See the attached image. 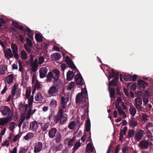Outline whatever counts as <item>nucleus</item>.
<instances>
[{
	"mask_svg": "<svg viewBox=\"0 0 153 153\" xmlns=\"http://www.w3.org/2000/svg\"><path fill=\"white\" fill-rule=\"evenodd\" d=\"M152 144L151 142L148 140H142L139 143V147L142 149H146L149 148V146Z\"/></svg>",
	"mask_w": 153,
	"mask_h": 153,
	"instance_id": "7ed1b4c3",
	"label": "nucleus"
},
{
	"mask_svg": "<svg viewBox=\"0 0 153 153\" xmlns=\"http://www.w3.org/2000/svg\"><path fill=\"white\" fill-rule=\"evenodd\" d=\"M42 146L43 144L41 142H38L36 143L34 146V152L35 153L39 152L41 150Z\"/></svg>",
	"mask_w": 153,
	"mask_h": 153,
	"instance_id": "1a4fd4ad",
	"label": "nucleus"
},
{
	"mask_svg": "<svg viewBox=\"0 0 153 153\" xmlns=\"http://www.w3.org/2000/svg\"><path fill=\"white\" fill-rule=\"evenodd\" d=\"M12 118L11 117L7 116L6 117L0 118V126H3L7 123Z\"/></svg>",
	"mask_w": 153,
	"mask_h": 153,
	"instance_id": "f8f14e48",
	"label": "nucleus"
},
{
	"mask_svg": "<svg viewBox=\"0 0 153 153\" xmlns=\"http://www.w3.org/2000/svg\"><path fill=\"white\" fill-rule=\"evenodd\" d=\"M38 127L37 122L34 121L30 123L29 130L33 131H36L38 129Z\"/></svg>",
	"mask_w": 153,
	"mask_h": 153,
	"instance_id": "6e6552de",
	"label": "nucleus"
},
{
	"mask_svg": "<svg viewBox=\"0 0 153 153\" xmlns=\"http://www.w3.org/2000/svg\"><path fill=\"white\" fill-rule=\"evenodd\" d=\"M135 134V131L133 129H130L128 133L127 137L128 139L132 137Z\"/></svg>",
	"mask_w": 153,
	"mask_h": 153,
	"instance_id": "cd10ccee",
	"label": "nucleus"
},
{
	"mask_svg": "<svg viewBox=\"0 0 153 153\" xmlns=\"http://www.w3.org/2000/svg\"><path fill=\"white\" fill-rule=\"evenodd\" d=\"M130 74H125L124 75L123 79L126 81H130Z\"/></svg>",
	"mask_w": 153,
	"mask_h": 153,
	"instance_id": "09e8293b",
	"label": "nucleus"
},
{
	"mask_svg": "<svg viewBox=\"0 0 153 153\" xmlns=\"http://www.w3.org/2000/svg\"><path fill=\"white\" fill-rule=\"evenodd\" d=\"M118 77H115L109 82L108 87H111V86H116L118 84Z\"/></svg>",
	"mask_w": 153,
	"mask_h": 153,
	"instance_id": "f3484780",
	"label": "nucleus"
},
{
	"mask_svg": "<svg viewBox=\"0 0 153 153\" xmlns=\"http://www.w3.org/2000/svg\"><path fill=\"white\" fill-rule=\"evenodd\" d=\"M16 87L14 86L11 90V95L13 97L15 95V92L16 91Z\"/></svg>",
	"mask_w": 153,
	"mask_h": 153,
	"instance_id": "4d7b16f0",
	"label": "nucleus"
},
{
	"mask_svg": "<svg viewBox=\"0 0 153 153\" xmlns=\"http://www.w3.org/2000/svg\"><path fill=\"white\" fill-rule=\"evenodd\" d=\"M31 92V87H28L26 90L25 97L26 99L29 98Z\"/></svg>",
	"mask_w": 153,
	"mask_h": 153,
	"instance_id": "58836bf2",
	"label": "nucleus"
},
{
	"mask_svg": "<svg viewBox=\"0 0 153 153\" xmlns=\"http://www.w3.org/2000/svg\"><path fill=\"white\" fill-rule=\"evenodd\" d=\"M25 117H21V120L20 121V122L19 123V125H18V127L19 128H20V127H21V125L24 122L25 120Z\"/></svg>",
	"mask_w": 153,
	"mask_h": 153,
	"instance_id": "13d9d810",
	"label": "nucleus"
},
{
	"mask_svg": "<svg viewBox=\"0 0 153 153\" xmlns=\"http://www.w3.org/2000/svg\"><path fill=\"white\" fill-rule=\"evenodd\" d=\"M57 132V129L55 128H52L49 131L48 135L50 138H53Z\"/></svg>",
	"mask_w": 153,
	"mask_h": 153,
	"instance_id": "4468645a",
	"label": "nucleus"
},
{
	"mask_svg": "<svg viewBox=\"0 0 153 153\" xmlns=\"http://www.w3.org/2000/svg\"><path fill=\"white\" fill-rule=\"evenodd\" d=\"M129 125H131L133 126H135L137 124V121L135 118L131 117V119L129 121Z\"/></svg>",
	"mask_w": 153,
	"mask_h": 153,
	"instance_id": "bb28decb",
	"label": "nucleus"
},
{
	"mask_svg": "<svg viewBox=\"0 0 153 153\" xmlns=\"http://www.w3.org/2000/svg\"><path fill=\"white\" fill-rule=\"evenodd\" d=\"M86 98H84L82 96V94L81 92L78 94L76 96V104L79 103L83 100L84 99Z\"/></svg>",
	"mask_w": 153,
	"mask_h": 153,
	"instance_id": "dca6fc26",
	"label": "nucleus"
},
{
	"mask_svg": "<svg viewBox=\"0 0 153 153\" xmlns=\"http://www.w3.org/2000/svg\"><path fill=\"white\" fill-rule=\"evenodd\" d=\"M146 135L148 137L149 140H152V134L149 130H147V132L146 133Z\"/></svg>",
	"mask_w": 153,
	"mask_h": 153,
	"instance_id": "a18cd8bd",
	"label": "nucleus"
},
{
	"mask_svg": "<svg viewBox=\"0 0 153 153\" xmlns=\"http://www.w3.org/2000/svg\"><path fill=\"white\" fill-rule=\"evenodd\" d=\"M0 111L4 116L7 115L9 117H11L12 118L13 113L11 111L10 109L8 106H2L0 107Z\"/></svg>",
	"mask_w": 153,
	"mask_h": 153,
	"instance_id": "f03ea898",
	"label": "nucleus"
},
{
	"mask_svg": "<svg viewBox=\"0 0 153 153\" xmlns=\"http://www.w3.org/2000/svg\"><path fill=\"white\" fill-rule=\"evenodd\" d=\"M76 124V123L74 121H72L69 124L68 127L70 129H73L74 128Z\"/></svg>",
	"mask_w": 153,
	"mask_h": 153,
	"instance_id": "4c0bfd02",
	"label": "nucleus"
},
{
	"mask_svg": "<svg viewBox=\"0 0 153 153\" xmlns=\"http://www.w3.org/2000/svg\"><path fill=\"white\" fill-rule=\"evenodd\" d=\"M58 91V89L54 86L50 87L49 89L48 93L50 95H53Z\"/></svg>",
	"mask_w": 153,
	"mask_h": 153,
	"instance_id": "2eb2a0df",
	"label": "nucleus"
},
{
	"mask_svg": "<svg viewBox=\"0 0 153 153\" xmlns=\"http://www.w3.org/2000/svg\"><path fill=\"white\" fill-rule=\"evenodd\" d=\"M54 86L58 89L61 88L63 86V82L61 79L54 80L53 82Z\"/></svg>",
	"mask_w": 153,
	"mask_h": 153,
	"instance_id": "ddd939ff",
	"label": "nucleus"
},
{
	"mask_svg": "<svg viewBox=\"0 0 153 153\" xmlns=\"http://www.w3.org/2000/svg\"><path fill=\"white\" fill-rule=\"evenodd\" d=\"M34 88L37 89V90H39L40 88V84L38 82H36L35 83V85Z\"/></svg>",
	"mask_w": 153,
	"mask_h": 153,
	"instance_id": "6e6d98bb",
	"label": "nucleus"
},
{
	"mask_svg": "<svg viewBox=\"0 0 153 153\" xmlns=\"http://www.w3.org/2000/svg\"><path fill=\"white\" fill-rule=\"evenodd\" d=\"M134 102L135 103V105H140L142 104V100L139 98H136L134 100Z\"/></svg>",
	"mask_w": 153,
	"mask_h": 153,
	"instance_id": "a19ab883",
	"label": "nucleus"
},
{
	"mask_svg": "<svg viewBox=\"0 0 153 153\" xmlns=\"http://www.w3.org/2000/svg\"><path fill=\"white\" fill-rule=\"evenodd\" d=\"M29 123L28 121L25 122L22 126L23 128L24 129L27 128L28 126Z\"/></svg>",
	"mask_w": 153,
	"mask_h": 153,
	"instance_id": "0e129e2a",
	"label": "nucleus"
},
{
	"mask_svg": "<svg viewBox=\"0 0 153 153\" xmlns=\"http://www.w3.org/2000/svg\"><path fill=\"white\" fill-rule=\"evenodd\" d=\"M129 111L130 114L133 116H134L136 112V110L135 108L134 107H131L130 108Z\"/></svg>",
	"mask_w": 153,
	"mask_h": 153,
	"instance_id": "ea45409f",
	"label": "nucleus"
},
{
	"mask_svg": "<svg viewBox=\"0 0 153 153\" xmlns=\"http://www.w3.org/2000/svg\"><path fill=\"white\" fill-rule=\"evenodd\" d=\"M144 134V131L142 130H140L139 131H136L135 137L137 140L139 141L140 140Z\"/></svg>",
	"mask_w": 153,
	"mask_h": 153,
	"instance_id": "0eeeda50",
	"label": "nucleus"
},
{
	"mask_svg": "<svg viewBox=\"0 0 153 153\" xmlns=\"http://www.w3.org/2000/svg\"><path fill=\"white\" fill-rule=\"evenodd\" d=\"M27 151V149H26L25 147H20L19 149V153H25Z\"/></svg>",
	"mask_w": 153,
	"mask_h": 153,
	"instance_id": "603ef678",
	"label": "nucleus"
},
{
	"mask_svg": "<svg viewBox=\"0 0 153 153\" xmlns=\"http://www.w3.org/2000/svg\"><path fill=\"white\" fill-rule=\"evenodd\" d=\"M61 135L60 134H59L57 135L56 137V138L55 139V142L56 143H59L61 142Z\"/></svg>",
	"mask_w": 153,
	"mask_h": 153,
	"instance_id": "49530a36",
	"label": "nucleus"
},
{
	"mask_svg": "<svg viewBox=\"0 0 153 153\" xmlns=\"http://www.w3.org/2000/svg\"><path fill=\"white\" fill-rule=\"evenodd\" d=\"M26 45L28 46L30 48H32L33 46L31 40L28 38H26Z\"/></svg>",
	"mask_w": 153,
	"mask_h": 153,
	"instance_id": "37998d69",
	"label": "nucleus"
},
{
	"mask_svg": "<svg viewBox=\"0 0 153 153\" xmlns=\"http://www.w3.org/2000/svg\"><path fill=\"white\" fill-rule=\"evenodd\" d=\"M68 99L65 98L64 97H61V107L63 109L65 108L66 106V104L67 102Z\"/></svg>",
	"mask_w": 153,
	"mask_h": 153,
	"instance_id": "412c9836",
	"label": "nucleus"
},
{
	"mask_svg": "<svg viewBox=\"0 0 153 153\" xmlns=\"http://www.w3.org/2000/svg\"><path fill=\"white\" fill-rule=\"evenodd\" d=\"M44 57L43 56H41L39 59V64L40 65L42 64L44 60Z\"/></svg>",
	"mask_w": 153,
	"mask_h": 153,
	"instance_id": "052dcab7",
	"label": "nucleus"
},
{
	"mask_svg": "<svg viewBox=\"0 0 153 153\" xmlns=\"http://www.w3.org/2000/svg\"><path fill=\"white\" fill-rule=\"evenodd\" d=\"M137 87V84L135 83L132 84L130 86L131 89L133 90H135Z\"/></svg>",
	"mask_w": 153,
	"mask_h": 153,
	"instance_id": "e2e57ef3",
	"label": "nucleus"
},
{
	"mask_svg": "<svg viewBox=\"0 0 153 153\" xmlns=\"http://www.w3.org/2000/svg\"><path fill=\"white\" fill-rule=\"evenodd\" d=\"M48 70V69L46 67H42L39 70V76L41 78L45 77Z\"/></svg>",
	"mask_w": 153,
	"mask_h": 153,
	"instance_id": "9d476101",
	"label": "nucleus"
},
{
	"mask_svg": "<svg viewBox=\"0 0 153 153\" xmlns=\"http://www.w3.org/2000/svg\"><path fill=\"white\" fill-rule=\"evenodd\" d=\"M57 105L56 101L54 99L52 100L50 102L49 106L51 108H55Z\"/></svg>",
	"mask_w": 153,
	"mask_h": 153,
	"instance_id": "c85d7f7f",
	"label": "nucleus"
},
{
	"mask_svg": "<svg viewBox=\"0 0 153 153\" xmlns=\"http://www.w3.org/2000/svg\"><path fill=\"white\" fill-rule=\"evenodd\" d=\"M7 54L9 56L10 58H11L13 56V54L10 49L9 48L7 49Z\"/></svg>",
	"mask_w": 153,
	"mask_h": 153,
	"instance_id": "5fc2aeb1",
	"label": "nucleus"
},
{
	"mask_svg": "<svg viewBox=\"0 0 153 153\" xmlns=\"http://www.w3.org/2000/svg\"><path fill=\"white\" fill-rule=\"evenodd\" d=\"M75 137H73L71 139H70L68 142V145L71 147L75 143Z\"/></svg>",
	"mask_w": 153,
	"mask_h": 153,
	"instance_id": "7c9ffc66",
	"label": "nucleus"
},
{
	"mask_svg": "<svg viewBox=\"0 0 153 153\" xmlns=\"http://www.w3.org/2000/svg\"><path fill=\"white\" fill-rule=\"evenodd\" d=\"M81 146V143L79 142H76L74 144L72 149L73 151L72 153H74L76 150Z\"/></svg>",
	"mask_w": 153,
	"mask_h": 153,
	"instance_id": "c756f323",
	"label": "nucleus"
},
{
	"mask_svg": "<svg viewBox=\"0 0 153 153\" xmlns=\"http://www.w3.org/2000/svg\"><path fill=\"white\" fill-rule=\"evenodd\" d=\"M112 77H118L119 73L117 71H115L113 69L111 70V73H110Z\"/></svg>",
	"mask_w": 153,
	"mask_h": 153,
	"instance_id": "72a5a7b5",
	"label": "nucleus"
},
{
	"mask_svg": "<svg viewBox=\"0 0 153 153\" xmlns=\"http://www.w3.org/2000/svg\"><path fill=\"white\" fill-rule=\"evenodd\" d=\"M18 63L19 66V71L21 72H22L23 69V67L22 65V62L20 60H18Z\"/></svg>",
	"mask_w": 153,
	"mask_h": 153,
	"instance_id": "3c124183",
	"label": "nucleus"
},
{
	"mask_svg": "<svg viewBox=\"0 0 153 153\" xmlns=\"http://www.w3.org/2000/svg\"><path fill=\"white\" fill-rule=\"evenodd\" d=\"M53 79L54 80H58L60 76V73L59 70L57 69H53Z\"/></svg>",
	"mask_w": 153,
	"mask_h": 153,
	"instance_id": "9b49d317",
	"label": "nucleus"
},
{
	"mask_svg": "<svg viewBox=\"0 0 153 153\" xmlns=\"http://www.w3.org/2000/svg\"><path fill=\"white\" fill-rule=\"evenodd\" d=\"M75 85H76V84L74 82H71L69 84L68 86V89L69 90H71Z\"/></svg>",
	"mask_w": 153,
	"mask_h": 153,
	"instance_id": "c03bdc74",
	"label": "nucleus"
},
{
	"mask_svg": "<svg viewBox=\"0 0 153 153\" xmlns=\"http://www.w3.org/2000/svg\"><path fill=\"white\" fill-rule=\"evenodd\" d=\"M88 109H87V108H85L84 110V114L82 115L81 117V118L82 120H84L85 119L87 114V115L88 116Z\"/></svg>",
	"mask_w": 153,
	"mask_h": 153,
	"instance_id": "f704fd0d",
	"label": "nucleus"
},
{
	"mask_svg": "<svg viewBox=\"0 0 153 153\" xmlns=\"http://www.w3.org/2000/svg\"><path fill=\"white\" fill-rule=\"evenodd\" d=\"M11 47L13 52H18V48L16 45L13 43H12Z\"/></svg>",
	"mask_w": 153,
	"mask_h": 153,
	"instance_id": "e433bc0d",
	"label": "nucleus"
},
{
	"mask_svg": "<svg viewBox=\"0 0 153 153\" xmlns=\"http://www.w3.org/2000/svg\"><path fill=\"white\" fill-rule=\"evenodd\" d=\"M82 103L81 105V107L82 108H84L88 105V102L86 98L84 99L81 102Z\"/></svg>",
	"mask_w": 153,
	"mask_h": 153,
	"instance_id": "2f4dec72",
	"label": "nucleus"
},
{
	"mask_svg": "<svg viewBox=\"0 0 153 153\" xmlns=\"http://www.w3.org/2000/svg\"><path fill=\"white\" fill-rule=\"evenodd\" d=\"M82 94V96L84 98H86V97L88 95V93L87 90L86 89H84L82 90V92H81Z\"/></svg>",
	"mask_w": 153,
	"mask_h": 153,
	"instance_id": "8fccbe9b",
	"label": "nucleus"
},
{
	"mask_svg": "<svg viewBox=\"0 0 153 153\" xmlns=\"http://www.w3.org/2000/svg\"><path fill=\"white\" fill-rule=\"evenodd\" d=\"M108 90L110 95V97L111 99V100L112 101V99H114L115 98V89L113 88H111V87H108Z\"/></svg>",
	"mask_w": 153,
	"mask_h": 153,
	"instance_id": "6ab92c4d",
	"label": "nucleus"
},
{
	"mask_svg": "<svg viewBox=\"0 0 153 153\" xmlns=\"http://www.w3.org/2000/svg\"><path fill=\"white\" fill-rule=\"evenodd\" d=\"M13 79L14 77L13 74H11L8 75L6 78L7 83L9 84L12 83L13 81Z\"/></svg>",
	"mask_w": 153,
	"mask_h": 153,
	"instance_id": "b1692460",
	"label": "nucleus"
},
{
	"mask_svg": "<svg viewBox=\"0 0 153 153\" xmlns=\"http://www.w3.org/2000/svg\"><path fill=\"white\" fill-rule=\"evenodd\" d=\"M75 79L76 84L77 85H82L83 79L80 73L76 74L75 75Z\"/></svg>",
	"mask_w": 153,
	"mask_h": 153,
	"instance_id": "423d86ee",
	"label": "nucleus"
},
{
	"mask_svg": "<svg viewBox=\"0 0 153 153\" xmlns=\"http://www.w3.org/2000/svg\"><path fill=\"white\" fill-rule=\"evenodd\" d=\"M63 147L62 144L60 143L58 146H56L55 147L56 150L57 151L61 150Z\"/></svg>",
	"mask_w": 153,
	"mask_h": 153,
	"instance_id": "864d4df0",
	"label": "nucleus"
},
{
	"mask_svg": "<svg viewBox=\"0 0 153 153\" xmlns=\"http://www.w3.org/2000/svg\"><path fill=\"white\" fill-rule=\"evenodd\" d=\"M138 87L140 90L144 91L146 88L148 86V84L146 82L142 80H139L137 82Z\"/></svg>",
	"mask_w": 153,
	"mask_h": 153,
	"instance_id": "20e7f679",
	"label": "nucleus"
},
{
	"mask_svg": "<svg viewBox=\"0 0 153 153\" xmlns=\"http://www.w3.org/2000/svg\"><path fill=\"white\" fill-rule=\"evenodd\" d=\"M74 74L73 71H68L67 73L66 80L69 81L72 80L73 78Z\"/></svg>",
	"mask_w": 153,
	"mask_h": 153,
	"instance_id": "a211bd4d",
	"label": "nucleus"
},
{
	"mask_svg": "<svg viewBox=\"0 0 153 153\" xmlns=\"http://www.w3.org/2000/svg\"><path fill=\"white\" fill-rule=\"evenodd\" d=\"M21 58L24 60L27 59V55L25 51L22 50L21 53Z\"/></svg>",
	"mask_w": 153,
	"mask_h": 153,
	"instance_id": "473e14b6",
	"label": "nucleus"
},
{
	"mask_svg": "<svg viewBox=\"0 0 153 153\" xmlns=\"http://www.w3.org/2000/svg\"><path fill=\"white\" fill-rule=\"evenodd\" d=\"M30 65L32 67V71L33 72H36L37 69V68L39 66L38 64H36L31 63Z\"/></svg>",
	"mask_w": 153,
	"mask_h": 153,
	"instance_id": "c9c22d12",
	"label": "nucleus"
},
{
	"mask_svg": "<svg viewBox=\"0 0 153 153\" xmlns=\"http://www.w3.org/2000/svg\"><path fill=\"white\" fill-rule=\"evenodd\" d=\"M24 46L25 50L28 53H31V50L30 49V48L26 45V44H24Z\"/></svg>",
	"mask_w": 153,
	"mask_h": 153,
	"instance_id": "680f3d73",
	"label": "nucleus"
},
{
	"mask_svg": "<svg viewBox=\"0 0 153 153\" xmlns=\"http://www.w3.org/2000/svg\"><path fill=\"white\" fill-rule=\"evenodd\" d=\"M137 76L136 75H131L130 74V81H135L137 79Z\"/></svg>",
	"mask_w": 153,
	"mask_h": 153,
	"instance_id": "bf43d9fd",
	"label": "nucleus"
},
{
	"mask_svg": "<svg viewBox=\"0 0 153 153\" xmlns=\"http://www.w3.org/2000/svg\"><path fill=\"white\" fill-rule=\"evenodd\" d=\"M65 61L66 63L68 65L70 68L74 69H76L78 71L73 61L70 59L68 56H66Z\"/></svg>",
	"mask_w": 153,
	"mask_h": 153,
	"instance_id": "39448f33",
	"label": "nucleus"
},
{
	"mask_svg": "<svg viewBox=\"0 0 153 153\" xmlns=\"http://www.w3.org/2000/svg\"><path fill=\"white\" fill-rule=\"evenodd\" d=\"M87 148H90L91 150L90 152H92L93 151V148L92 146V144L91 143H88L87 145Z\"/></svg>",
	"mask_w": 153,
	"mask_h": 153,
	"instance_id": "69168bd1",
	"label": "nucleus"
},
{
	"mask_svg": "<svg viewBox=\"0 0 153 153\" xmlns=\"http://www.w3.org/2000/svg\"><path fill=\"white\" fill-rule=\"evenodd\" d=\"M15 125L16 123L14 122H12L10 123L9 125L10 130L11 131H13L14 129V128H15Z\"/></svg>",
	"mask_w": 153,
	"mask_h": 153,
	"instance_id": "de8ad7c7",
	"label": "nucleus"
},
{
	"mask_svg": "<svg viewBox=\"0 0 153 153\" xmlns=\"http://www.w3.org/2000/svg\"><path fill=\"white\" fill-rule=\"evenodd\" d=\"M5 23V21L3 19H0V28L2 26V24H4Z\"/></svg>",
	"mask_w": 153,
	"mask_h": 153,
	"instance_id": "338daca9",
	"label": "nucleus"
},
{
	"mask_svg": "<svg viewBox=\"0 0 153 153\" xmlns=\"http://www.w3.org/2000/svg\"><path fill=\"white\" fill-rule=\"evenodd\" d=\"M33 102V100L28 99V105L29 108H30L32 106Z\"/></svg>",
	"mask_w": 153,
	"mask_h": 153,
	"instance_id": "774afa93",
	"label": "nucleus"
},
{
	"mask_svg": "<svg viewBox=\"0 0 153 153\" xmlns=\"http://www.w3.org/2000/svg\"><path fill=\"white\" fill-rule=\"evenodd\" d=\"M34 136L32 132H28L26 135L23 138L26 140H29L32 138Z\"/></svg>",
	"mask_w": 153,
	"mask_h": 153,
	"instance_id": "a878e982",
	"label": "nucleus"
},
{
	"mask_svg": "<svg viewBox=\"0 0 153 153\" xmlns=\"http://www.w3.org/2000/svg\"><path fill=\"white\" fill-rule=\"evenodd\" d=\"M52 59L55 61H56L59 59L61 57V55L60 53H53L51 55Z\"/></svg>",
	"mask_w": 153,
	"mask_h": 153,
	"instance_id": "aec40b11",
	"label": "nucleus"
},
{
	"mask_svg": "<svg viewBox=\"0 0 153 153\" xmlns=\"http://www.w3.org/2000/svg\"><path fill=\"white\" fill-rule=\"evenodd\" d=\"M43 97L42 96L40 92H39L36 94L35 97V100L36 101H41L43 100Z\"/></svg>",
	"mask_w": 153,
	"mask_h": 153,
	"instance_id": "5701e85b",
	"label": "nucleus"
},
{
	"mask_svg": "<svg viewBox=\"0 0 153 153\" xmlns=\"http://www.w3.org/2000/svg\"><path fill=\"white\" fill-rule=\"evenodd\" d=\"M68 116L65 114H63V110L62 108H60L54 119V121L57 123L59 121V123L63 125L66 123L68 120Z\"/></svg>",
	"mask_w": 153,
	"mask_h": 153,
	"instance_id": "f257e3e1",
	"label": "nucleus"
},
{
	"mask_svg": "<svg viewBox=\"0 0 153 153\" xmlns=\"http://www.w3.org/2000/svg\"><path fill=\"white\" fill-rule=\"evenodd\" d=\"M49 125L48 123H45L43 125H42V131H47V128L49 127Z\"/></svg>",
	"mask_w": 153,
	"mask_h": 153,
	"instance_id": "79ce46f5",
	"label": "nucleus"
},
{
	"mask_svg": "<svg viewBox=\"0 0 153 153\" xmlns=\"http://www.w3.org/2000/svg\"><path fill=\"white\" fill-rule=\"evenodd\" d=\"M12 25L17 29L21 31H23L24 32H25V30L23 29V27L19 24L18 23L16 22H13L12 23Z\"/></svg>",
	"mask_w": 153,
	"mask_h": 153,
	"instance_id": "4be33fe9",
	"label": "nucleus"
},
{
	"mask_svg": "<svg viewBox=\"0 0 153 153\" xmlns=\"http://www.w3.org/2000/svg\"><path fill=\"white\" fill-rule=\"evenodd\" d=\"M35 37L37 42H41L43 41L42 38L40 33H37L36 34Z\"/></svg>",
	"mask_w": 153,
	"mask_h": 153,
	"instance_id": "393cba45",
	"label": "nucleus"
}]
</instances>
